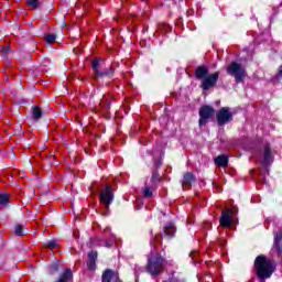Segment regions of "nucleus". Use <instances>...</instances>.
<instances>
[{
    "label": "nucleus",
    "mask_w": 282,
    "mask_h": 282,
    "mask_svg": "<svg viewBox=\"0 0 282 282\" xmlns=\"http://www.w3.org/2000/svg\"><path fill=\"white\" fill-rule=\"evenodd\" d=\"M98 246H102V243H99Z\"/></svg>",
    "instance_id": "f704fd0d"
},
{
    "label": "nucleus",
    "mask_w": 282,
    "mask_h": 282,
    "mask_svg": "<svg viewBox=\"0 0 282 282\" xmlns=\"http://www.w3.org/2000/svg\"><path fill=\"white\" fill-rule=\"evenodd\" d=\"M195 182V176L192 173H186L183 177V187L191 186Z\"/></svg>",
    "instance_id": "2eb2a0df"
},
{
    "label": "nucleus",
    "mask_w": 282,
    "mask_h": 282,
    "mask_svg": "<svg viewBox=\"0 0 282 282\" xmlns=\"http://www.w3.org/2000/svg\"><path fill=\"white\" fill-rule=\"evenodd\" d=\"M208 76V67L206 66H198L195 70V77L198 80L205 79Z\"/></svg>",
    "instance_id": "f8f14e48"
},
{
    "label": "nucleus",
    "mask_w": 282,
    "mask_h": 282,
    "mask_svg": "<svg viewBox=\"0 0 282 282\" xmlns=\"http://www.w3.org/2000/svg\"><path fill=\"white\" fill-rule=\"evenodd\" d=\"M51 268H52V270H53L54 272H57V271H58V264H53V265H51Z\"/></svg>",
    "instance_id": "c85d7f7f"
},
{
    "label": "nucleus",
    "mask_w": 282,
    "mask_h": 282,
    "mask_svg": "<svg viewBox=\"0 0 282 282\" xmlns=\"http://www.w3.org/2000/svg\"><path fill=\"white\" fill-rule=\"evenodd\" d=\"M56 246H58V243L56 242V240H50L45 243V248H50L51 250H54V248H56Z\"/></svg>",
    "instance_id": "412c9836"
},
{
    "label": "nucleus",
    "mask_w": 282,
    "mask_h": 282,
    "mask_svg": "<svg viewBox=\"0 0 282 282\" xmlns=\"http://www.w3.org/2000/svg\"><path fill=\"white\" fill-rule=\"evenodd\" d=\"M88 270H96V260H88Z\"/></svg>",
    "instance_id": "bb28decb"
},
{
    "label": "nucleus",
    "mask_w": 282,
    "mask_h": 282,
    "mask_svg": "<svg viewBox=\"0 0 282 282\" xmlns=\"http://www.w3.org/2000/svg\"><path fill=\"white\" fill-rule=\"evenodd\" d=\"M261 164L268 166V164H272L274 162V155H272V148L267 143L262 147V149L256 154Z\"/></svg>",
    "instance_id": "39448f33"
},
{
    "label": "nucleus",
    "mask_w": 282,
    "mask_h": 282,
    "mask_svg": "<svg viewBox=\"0 0 282 282\" xmlns=\"http://www.w3.org/2000/svg\"><path fill=\"white\" fill-rule=\"evenodd\" d=\"M14 235H17L18 237H23V235H25V232L23 231V226L15 225Z\"/></svg>",
    "instance_id": "6ab92c4d"
},
{
    "label": "nucleus",
    "mask_w": 282,
    "mask_h": 282,
    "mask_svg": "<svg viewBox=\"0 0 282 282\" xmlns=\"http://www.w3.org/2000/svg\"><path fill=\"white\" fill-rule=\"evenodd\" d=\"M96 259H98V251H91L88 254V261H96Z\"/></svg>",
    "instance_id": "393cba45"
},
{
    "label": "nucleus",
    "mask_w": 282,
    "mask_h": 282,
    "mask_svg": "<svg viewBox=\"0 0 282 282\" xmlns=\"http://www.w3.org/2000/svg\"><path fill=\"white\" fill-rule=\"evenodd\" d=\"M216 120L219 124V127H224V124H227V122H230L232 120V113L230 112V108L224 107L216 113Z\"/></svg>",
    "instance_id": "0eeeda50"
},
{
    "label": "nucleus",
    "mask_w": 282,
    "mask_h": 282,
    "mask_svg": "<svg viewBox=\"0 0 282 282\" xmlns=\"http://www.w3.org/2000/svg\"><path fill=\"white\" fill-rule=\"evenodd\" d=\"M220 226H223V228H230V226H232V209L223 212L220 217Z\"/></svg>",
    "instance_id": "1a4fd4ad"
},
{
    "label": "nucleus",
    "mask_w": 282,
    "mask_h": 282,
    "mask_svg": "<svg viewBox=\"0 0 282 282\" xmlns=\"http://www.w3.org/2000/svg\"><path fill=\"white\" fill-rule=\"evenodd\" d=\"M96 76H101L100 74V58H95L93 61V65H91Z\"/></svg>",
    "instance_id": "dca6fc26"
},
{
    "label": "nucleus",
    "mask_w": 282,
    "mask_h": 282,
    "mask_svg": "<svg viewBox=\"0 0 282 282\" xmlns=\"http://www.w3.org/2000/svg\"><path fill=\"white\" fill-rule=\"evenodd\" d=\"M112 279H116V281H119L118 272H115L111 269H107L104 271L101 275V282H111Z\"/></svg>",
    "instance_id": "9d476101"
},
{
    "label": "nucleus",
    "mask_w": 282,
    "mask_h": 282,
    "mask_svg": "<svg viewBox=\"0 0 282 282\" xmlns=\"http://www.w3.org/2000/svg\"><path fill=\"white\" fill-rule=\"evenodd\" d=\"M215 116V109L210 106H203L199 109V127H205L212 117Z\"/></svg>",
    "instance_id": "423d86ee"
},
{
    "label": "nucleus",
    "mask_w": 282,
    "mask_h": 282,
    "mask_svg": "<svg viewBox=\"0 0 282 282\" xmlns=\"http://www.w3.org/2000/svg\"><path fill=\"white\" fill-rule=\"evenodd\" d=\"M214 162H215L216 166L224 169V167L228 166V156L226 154H220L215 159Z\"/></svg>",
    "instance_id": "ddd939ff"
},
{
    "label": "nucleus",
    "mask_w": 282,
    "mask_h": 282,
    "mask_svg": "<svg viewBox=\"0 0 282 282\" xmlns=\"http://www.w3.org/2000/svg\"><path fill=\"white\" fill-rule=\"evenodd\" d=\"M151 182L152 184H160V174L158 172H153Z\"/></svg>",
    "instance_id": "aec40b11"
},
{
    "label": "nucleus",
    "mask_w": 282,
    "mask_h": 282,
    "mask_svg": "<svg viewBox=\"0 0 282 282\" xmlns=\"http://www.w3.org/2000/svg\"><path fill=\"white\" fill-rule=\"evenodd\" d=\"M164 270H166V259L162 258L160 252L151 251L145 271L151 274V276H160Z\"/></svg>",
    "instance_id": "f257e3e1"
},
{
    "label": "nucleus",
    "mask_w": 282,
    "mask_h": 282,
    "mask_svg": "<svg viewBox=\"0 0 282 282\" xmlns=\"http://www.w3.org/2000/svg\"><path fill=\"white\" fill-rule=\"evenodd\" d=\"M151 243L152 246H155V243H162V239L160 238V236H155L154 240Z\"/></svg>",
    "instance_id": "cd10ccee"
},
{
    "label": "nucleus",
    "mask_w": 282,
    "mask_h": 282,
    "mask_svg": "<svg viewBox=\"0 0 282 282\" xmlns=\"http://www.w3.org/2000/svg\"><path fill=\"white\" fill-rule=\"evenodd\" d=\"M4 52H8V48H4Z\"/></svg>",
    "instance_id": "72a5a7b5"
},
{
    "label": "nucleus",
    "mask_w": 282,
    "mask_h": 282,
    "mask_svg": "<svg viewBox=\"0 0 282 282\" xmlns=\"http://www.w3.org/2000/svg\"><path fill=\"white\" fill-rule=\"evenodd\" d=\"M164 282H177V280H170V281H164Z\"/></svg>",
    "instance_id": "473e14b6"
},
{
    "label": "nucleus",
    "mask_w": 282,
    "mask_h": 282,
    "mask_svg": "<svg viewBox=\"0 0 282 282\" xmlns=\"http://www.w3.org/2000/svg\"><path fill=\"white\" fill-rule=\"evenodd\" d=\"M104 246H106V248H110V247H111V245H109L108 241H105V242H104Z\"/></svg>",
    "instance_id": "c756f323"
},
{
    "label": "nucleus",
    "mask_w": 282,
    "mask_h": 282,
    "mask_svg": "<svg viewBox=\"0 0 282 282\" xmlns=\"http://www.w3.org/2000/svg\"><path fill=\"white\" fill-rule=\"evenodd\" d=\"M74 279V273L70 269H65L63 274L59 275L58 280L55 282H70Z\"/></svg>",
    "instance_id": "9b49d317"
},
{
    "label": "nucleus",
    "mask_w": 282,
    "mask_h": 282,
    "mask_svg": "<svg viewBox=\"0 0 282 282\" xmlns=\"http://www.w3.org/2000/svg\"><path fill=\"white\" fill-rule=\"evenodd\" d=\"M156 166H162V162L159 161V162L156 163Z\"/></svg>",
    "instance_id": "2f4dec72"
},
{
    "label": "nucleus",
    "mask_w": 282,
    "mask_h": 282,
    "mask_svg": "<svg viewBox=\"0 0 282 282\" xmlns=\"http://www.w3.org/2000/svg\"><path fill=\"white\" fill-rule=\"evenodd\" d=\"M227 74L229 76H232L236 80V83H243L246 78V68L241 66V64L237 62H232L228 67H227Z\"/></svg>",
    "instance_id": "7ed1b4c3"
},
{
    "label": "nucleus",
    "mask_w": 282,
    "mask_h": 282,
    "mask_svg": "<svg viewBox=\"0 0 282 282\" xmlns=\"http://www.w3.org/2000/svg\"><path fill=\"white\" fill-rule=\"evenodd\" d=\"M45 41H46V43L52 44V43H54L56 41V35L55 34H47L45 36Z\"/></svg>",
    "instance_id": "5701e85b"
},
{
    "label": "nucleus",
    "mask_w": 282,
    "mask_h": 282,
    "mask_svg": "<svg viewBox=\"0 0 282 282\" xmlns=\"http://www.w3.org/2000/svg\"><path fill=\"white\" fill-rule=\"evenodd\" d=\"M32 113L34 120H41V117L43 116V111H41V108H39V106L33 107Z\"/></svg>",
    "instance_id": "a211bd4d"
},
{
    "label": "nucleus",
    "mask_w": 282,
    "mask_h": 282,
    "mask_svg": "<svg viewBox=\"0 0 282 282\" xmlns=\"http://www.w3.org/2000/svg\"><path fill=\"white\" fill-rule=\"evenodd\" d=\"M99 202L105 206L106 210H109V206L113 203V189L111 188V185L106 184L105 188L101 189L99 194Z\"/></svg>",
    "instance_id": "20e7f679"
},
{
    "label": "nucleus",
    "mask_w": 282,
    "mask_h": 282,
    "mask_svg": "<svg viewBox=\"0 0 282 282\" xmlns=\"http://www.w3.org/2000/svg\"><path fill=\"white\" fill-rule=\"evenodd\" d=\"M217 80H219V72L213 73L208 75L203 82H202V89L204 91H208L212 87H215L217 85Z\"/></svg>",
    "instance_id": "6e6552de"
},
{
    "label": "nucleus",
    "mask_w": 282,
    "mask_h": 282,
    "mask_svg": "<svg viewBox=\"0 0 282 282\" xmlns=\"http://www.w3.org/2000/svg\"><path fill=\"white\" fill-rule=\"evenodd\" d=\"M197 256H198L197 251H192L189 253V257H191L193 263H199V259H197Z\"/></svg>",
    "instance_id": "b1692460"
},
{
    "label": "nucleus",
    "mask_w": 282,
    "mask_h": 282,
    "mask_svg": "<svg viewBox=\"0 0 282 282\" xmlns=\"http://www.w3.org/2000/svg\"><path fill=\"white\" fill-rule=\"evenodd\" d=\"M278 76H281V77H282V66H281L280 69H279Z\"/></svg>",
    "instance_id": "7c9ffc66"
},
{
    "label": "nucleus",
    "mask_w": 282,
    "mask_h": 282,
    "mask_svg": "<svg viewBox=\"0 0 282 282\" xmlns=\"http://www.w3.org/2000/svg\"><path fill=\"white\" fill-rule=\"evenodd\" d=\"M256 274L261 279V281H265V279H270L272 274H274V270L276 267L274 265V261L265 258V256L257 257L254 261Z\"/></svg>",
    "instance_id": "f03ea898"
},
{
    "label": "nucleus",
    "mask_w": 282,
    "mask_h": 282,
    "mask_svg": "<svg viewBox=\"0 0 282 282\" xmlns=\"http://www.w3.org/2000/svg\"><path fill=\"white\" fill-rule=\"evenodd\" d=\"M164 235L166 237H174L175 236V225L173 223H167L164 227Z\"/></svg>",
    "instance_id": "4468645a"
},
{
    "label": "nucleus",
    "mask_w": 282,
    "mask_h": 282,
    "mask_svg": "<svg viewBox=\"0 0 282 282\" xmlns=\"http://www.w3.org/2000/svg\"><path fill=\"white\" fill-rule=\"evenodd\" d=\"M26 3L28 6H30V8H33L34 10L39 8V0H28Z\"/></svg>",
    "instance_id": "4be33fe9"
},
{
    "label": "nucleus",
    "mask_w": 282,
    "mask_h": 282,
    "mask_svg": "<svg viewBox=\"0 0 282 282\" xmlns=\"http://www.w3.org/2000/svg\"><path fill=\"white\" fill-rule=\"evenodd\" d=\"M143 196L144 197H153V192L149 187H144L143 189Z\"/></svg>",
    "instance_id": "a878e982"
},
{
    "label": "nucleus",
    "mask_w": 282,
    "mask_h": 282,
    "mask_svg": "<svg viewBox=\"0 0 282 282\" xmlns=\"http://www.w3.org/2000/svg\"><path fill=\"white\" fill-rule=\"evenodd\" d=\"M8 202H10V194H0V208L8 206Z\"/></svg>",
    "instance_id": "f3484780"
}]
</instances>
